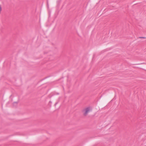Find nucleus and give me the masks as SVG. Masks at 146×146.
Instances as JSON below:
<instances>
[{
    "instance_id": "obj_1",
    "label": "nucleus",
    "mask_w": 146,
    "mask_h": 146,
    "mask_svg": "<svg viewBox=\"0 0 146 146\" xmlns=\"http://www.w3.org/2000/svg\"><path fill=\"white\" fill-rule=\"evenodd\" d=\"M90 110H83L82 112L83 113L84 115L85 116H86L88 113L90 112Z\"/></svg>"
},
{
    "instance_id": "obj_2",
    "label": "nucleus",
    "mask_w": 146,
    "mask_h": 146,
    "mask_svg": "<svg viewBox=\"0 0 146 146\" xmlns=\"http://www.w3.org/2000/svg\"><path fill=\"white\" fill-rule=\"evenodd\" d=\"M18 102H14L13 104V105L14 106H16L18 104Z\"/></svg>"
},
{
    "instance_id": "obj_3",
    "label": "nucleus",
    "mask_w": 146,
    "mask_h": 146,
    "mask_svg": "<svg viewBox=\"0 0 146 146\" xmlns=\"http://www.w3.org/2000/svg\"><path fill=\"white\" fill-rule=\"evenodd\" d=\"M92 109V108L91 107L89 106L85 108L84 110H91Z\"/></svg>"
},
{
    "instance_id": "obj_4",
    "label": "nucleus",
    "mask_w": 146,
    "mask_h": 146,
    "mask_svg": "<svg viewBox=\"0 0 146 146\" xmlns=\"http://www.w3.org/2000/svg\"><path fill=\"white\" fill-rule=\"evenodd\" d=\"M139 38H146V37H139Z\"/></svg>"
},
{
    "instance_id": "obj_5",
    "label": "nucleus",
    "mask_w": 146,
    "mask_h": 146,
    "mask_svg": "<svg viewBox=\"0 0 146 146\" xmlns=\"http://www.w3.org/2000/svg\"><path fill=\"white\" fill-rule=\"evenodd\" d=\"M109 104H108V105L107 106H106L105 108V109H107V108H107V107H108V106H109Z\"/></svg>"
},
{
    "instance_id": "obj_6",
    "label": "nucleus",
    "mask_w": 146,
    "mask_h": 146,
    "mask_svg": "<svg viewBox=\"0 0 146 146\" xmlns=\"http://www.w3.org/2000/svg\"><path fill=\"white\" fill-rule=\"evenodd\" d=\"M1 7H0V12L1 11Z\"/></svg>"
}]
</instances>
